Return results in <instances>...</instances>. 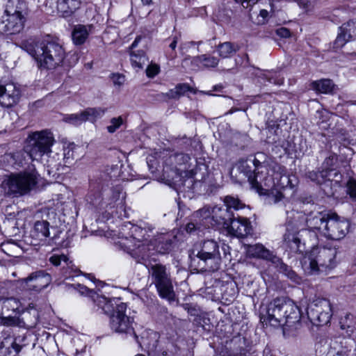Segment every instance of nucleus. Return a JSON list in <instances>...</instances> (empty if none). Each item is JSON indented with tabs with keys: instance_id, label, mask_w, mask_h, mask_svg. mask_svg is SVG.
Wrapping results in <instances>:
<instances>
[{
	"instance_id": "obj_1",
	"label": "nucleus",
	"mask_w": 356,
	"mask_h": 356,
	"mask_svg": "<svg viewBox=\"0 0 356 356\" xmlns=\"http://www.w3.org/2000/svg\"><path fill=\"white\" fill-rule=\"evenodd\" d=\"M21 47L35 58L40 68L54 69L63 63L65 57L63 46L49 38L38 44L33 38H29L23 41Z\"/></svg>"
},
{
	"instance_id": "obj_2",
	"label": "nucleus",
	"mask_w": 356,
	"mask_h": 356,
	"mask_svg": "<svg viewBox=\"0 0 356 356\" xmlns=\"http://www.w3.org/2000/svg\"><path fill=\"white\" fill-rule=\"evenodd\" d=\"M97 305L109 316L111 329L118 334L137 339L133 327L134 318L126 314L127 305L120 298L108 299L105 296H97Z\"/></svg>"
},
{
	"instance_id": "obj_3",
	"label": "nucleus",
	"mask_w": 356,
	"mask_h": 356,
	"mask_svg": "<svg viewBox=\"0 0 356 356\" xmlns=\"http://www.w3.org/2000/svg\"><path fill=\"white\" fill-rule=\"evenodd\" d=\"M234 215L232 211L223 206L204 207L192 214L190 222L186 225V231L189 234H200L204 229L216 226L226 228Z\"/></svg>"
},
{
	"instance_id": "obj_4",
	"label": "nucleus",
	"mask_w": 356,
	"mask_h": 356,
	"mask_svg": "<svg viewBox=\"0 0 356 356\" xmlns=\"http://www.w3.org/2000/svg\"><path fill=\"white\" fill-rule=\"evenodd\" d=\"M264 322L274 327L294 324L300 319V314L297 305L291 300L277 298L267 306L266 316L262 317Z\"/></svg>"
},
{
	"instance_id": "obj_5",
	"label": "nucleus",
	"mask_w": 356,
	"mask_h": 356,
	"mask_svg": "<svg viewBox=\"0 0 356 356\" xmlns=\"http://www.w3.org/2000/svg\"><path fill=\"white\" fill-rule=\"evenodd\" d=\"M192 263L197 264V270L214 272L222 262L220 246L214 240H206L196 245L190 255Z\"/></svg>"
},
{
	"instance_id": "obj_6",
	"label": "nucleus",
	"mask_w": 356,
	"mask_h": 356,
	"mask_svg": "<svg viewBox=\"0 0 356 356\" xmlns=\"http://www.w3.org/2000/svg\"><path fill=\"white\" fill-rule=\"evenodd\" d=\"M337 249L334 247H317L302 261V267L306 273L317 274L331 270L336 266Z\"/></svg>"
},
{
	"instance_id": "obj_7",
	"label": "nucleus",
	"mask_w": 356,
	"mask_h": 356,
	"mask_svg": "<svg viewBox=\"0 0 356 356\" xmlns=\"http://www.w3.org/2000/svg\"><path fill=\"white\" fill-rule=\"evenodd\" d=\"M26 3L23 0H8L3 15L0 19V33L15 34L24 28Z\"/></svg>"
},
{
	"instance_id": "obj_8",
	"label": "nucleus",
	"mask_w": 356,
	"mask_h": 356,
	"mask_svg": "<svg viewBox=\"0 0 356 356\" xmlns=\"http://www.w3.org/2000/svg\"><path fill=\"white\" fill-rule=\"evenodd\" d=\"M152 283L155 285L159 296L169 301L175 300V293L171 275L165 266L156 263L147 266Z\"/></svg>"
},
{
	"instance_id": "obj_9",
	"label": "nucleus",
	"mask_w": 356,
	"mask_h": 356,
	"mask_svg": "<svg viewBox=\"0 0 356 356\" xmlns=\"http://www.w3.org/2000/svg\"><path fill=\"white\" fill-rule=\"evenodd\" d=\"M238 169L248 178L252 186L258 191L262 189L263 186H270V179L266 177V166L258 159V154L253 159L241 161Z\"/></svg>"
},
{
	"instance_id": "obj_10",
	"label": "nucleus",
	"mask_w": 356,
	"mask_h": 356,
	"mask_svg": "<svg viewBox=\"0 0 356 356\" xmlns=\"http://www.w3.org/2000/svg\"><path fill=\"white\" fill-rule=\"evenodd\" d=\"M122 230L124 232L129 231V236L134 241L133 245H127L124 243V246L127 252L134 257H141L142 259L148 257L149 255L146 253L147 250V243L145 242L148 241L150 235L148 234L149 229L143 228L138 225H133L130 222L125 224Z\"/></svg>"
},
{
	"instance_id": "obj_11",
	"label": "nucleus",
	"mask_w": 356,
	"mask_h": 356,
	"mask_svg": "<svg viewBox=\"0 0 356 356\" xmlns=\"http://www.w3.org/2000/svg\"><path fill=\"white\" fill-rule=\"evenodd\" d=\"M54 142V136L51 132L47 130L36 131L29 136L25 151L32 160L38 161L43 155L51 152V147Z\"/></svg>"
},
{
	"instance_id": "obj_12",
	"label": "nucleus",
	"mask_w": 356,
	"mask_h": 356,
	"mask_svg": "<svg viewBox=\"0 0 356 356\" xmlns=\"http://www.w3.org/2000/svg\"><path fill=\"white\" fill-rule=\"evenodd\" d=\"M35 171L11 174L8 180V191L15 195H23L32 190L37 184Z\"/></svg>"
},
{
	"instance_id": "obj_13",
	"label": "nucleus",
	"mask_w": 356,
	"mask_h": 356,
	"mask_svg": "<svg viewBox=\"0 0 356 356\" xmlns=\"http://www.w3.org/2000/svg\"><path fill=\"white\" fill-rule=\"evenodd\" d=\"M190 156L184 153H177L169 156L167 165L164 168V174H167L168 180L176 184L177 179H181L183 172L188 170Z\"/></svg>"
},
{
	"instance_id": "obj_14",
	"label": "nucleus",
	"mask_w": 356,
	"mask_h": 356,
	"mask_svg": "<svg viewBox=\"0 0 356 356\" xmlns=\"http://www.w3.org/2000/svg\"><path fill=\"white\" fill-rule=\"evenodd\" d=\"M307 314L311 321L319 325H325L330 322L332 316V309L328 300L317 298L309 303L307 308Z\"/></svg>"
},
{
	"instance_id": "obj_15",
	"label": "nucleus",
	"mask_w": 356,
	"mask_h": 356,
	"mask_svg": "<svg viewBox=\"0 0 356 356\" xmlns=\"http://www.w3.org/2000/svg\"><path fill=\"white\" fill-rule=\"evenodd\" d=\"M350 222L344 218H341L337 213H330L327 219L324 236L332 240H340L349 231Z\"/></svg>"
},
{
	"instance_id": "obj_16",
	"label": "nucleus",
	"mask_w": 356,
	"mask_h": 356,
	"mask_svg": "<svg viewBox=\"0 0 356 356\" xmlns=\"http://www.w3.org/2000/svg\"><path fill=\"white\" fill-rule=\"evenodd\" d=\"M23 318L1 315L0 325L7 327H19L30 328L38 323V314L35 309L28 310L24 314Z\"/></svg>"
},
{
	"instance_id": "obj_17",
	"label": "nucleus",
	"mask_w": 356,
	"mask_h": 356,
	"mask_svg": "<svg viewBox=\"0 0 356 356\" xmlns=\"http://www.w3.org/2000/svg\"><path fill=\"white\" fill-rule=\"evenodd\" d=\"M301 230L297 224L289 222L286 224L285 233L283 235V243L293 252H302L304 244L302 243Z\"/></svg>"
},
{
	"instance_id": "obj_18",
	"label": "nucleus",
	"mask_w": 356,
	"mask_h": 356,
	"mask_svg": "<svg viewBox=\"0 0 356 356\" xmlns=\"http://www.w3.org/2000/svg\"><path fill=\"white\" fill-rule=\"evenodd\" d=\"M106 108H88L80 113L67 115L64 120L70 124L77 126L86 121L95 122L106 112Z\"/></svg>"
},
{
	"instance_id": "obj_19",
	"label": "nucleus",
	"mask_w": 356,
	"mask_h": 356,
	"mask_svg": "<svg viewBox=\"0 0 356 356\" xmlns=\"http://www.w3.org/2000/svg\"><path fill=\"white\" fill-rule=\"evenodd\" d=\"M20 97L19 88L14 83L0 84V105L10 108L16 104Z\"/></svg>"
},
{
	"instance_id": "obj_20",
	"label": "nucleus",
	"mask_w": 356,
	"mask_h": 356,
	"mask_svg": "<svg viewBox=\"0 0 356 356\" xmlns=\"http://www.w3.org/2000/svg\"><path fill=\"white\" fill-rule=\"evenodd\" d=\"M226 229L229 234L237 238H245L252 232V227L250 221L245 218H235L229 221Z\"/></svg>"
},
{
	"instance_id": "obj_21",
	"label": "nucleus",
	"mask_w": 356,
	"mask_h": 356,
	"mask_svg": "<svg viewBox=\"0 0 356 356\" xmlns=\"http://www.w3.org/2000/svg\"><path fill=\"white\" fill-rule=\"evenodd\" d=\"M103 186L97 181H92L90 190L86 197L87 202L96 208L107 207L111 203L106 202V198L102 197Z\"/></svg>"
},
{
	"instance_id": "obj_22",
	"label": "nucleus",
	"mask_w": 356,
	"mask_h": 356,
	"mask_svg": "<svg viewBox=\"0 0 356 356\" xmlns=\"http://www.w3.org/2000/svg\"><path fill=\"white\" fill-rule=\"evenodd\" d=\"M339 29L340 33L334 42L337 47H342L347 42L356 39V19L343 24Z\"/></svg>"
},
{
	"instance_id": "obj_23",
	"label": "nucleus",
	"mask_w": 356,
	"mask_h": 356,
	"mask_svg": "<svg viewBox=\"0 0 356 356\" xmlns=\"http://www.w3.org/2000/svg\"><path fill=\"white\" fill-rule=\"evenodd\" d=\"M172 237L168 234H160L154 241L147 243L148 251L155 250L160 254H165L172 247Z\"/></svg>"
},
{
	"instance_id": "obj_24",
	"label": "nucleus",
	"mask_w": 356,
	"mask_h": 356,
	"mask_svg": "<svg viewBox=\"0 0 356 356\" xmlns=\"http://www.w3.org/2000/svg\"><path fill=\"white\" fill-rule=\"evenodd\" d=\"M24 281L27 284L33 282L28 285L29 289L40 291L48 286L51 282V276L40 270L31 274Z\"/></svg>"
},
{
	"instance_id": "obj_25",
	"label": "nucleus",
	"mask_w": 356,
	"mask_h": 356,
	"mask_svg": "<svg viewBox=\"0 0 356 356\" xmlns=\"http://www.w3.org/2000/svg\"><path fill=\"white\" fill-rule=\"evenodd\" d=\"M248 253L250 257L253 258L261 259L275 263L277 261V256L273 252L266 248L262 244L257 243L252 245H249L248 248Z\"/></svg>"
},
{
	"instance_id": "obj_26",
	"label": "nucleus",
	"mask_w": 356,
	"mask_h": 356,
	"mask_svg": "<svg viewBox=\"0 0 356 356\" xmlns=\"http://www.w3.org/2000/svg\"><path fill=\"white\" fill-rule=\"evenodd\" d=\"M330 213L317 212L310 213L306 219L307 227L311 229L318 230L324 235L327 219L330 218Z\"/></svg>"
},
{
	"instance_id": "obj_27",
	"label": "nucleus",
	"mask_w": 356,
	"mask_h": 356,
	"mask_svg": "<svg viewBox=\"0 0 356 356\" xmlns=\"http://www.w3.org/2000/svg\"><path fill=\"white\" fill-rule=\"evenodd\" d=\"M81 4V0H57V10L63 17H70Z\"/></svg>"
},
{
	"instance_id": "obj_28",
	"label": "nucleus",
	"mask_w": 356,
	"mask_h": 356,
	"mask_svg": "<svg viewBox=\"0 0 356 356\" xmlns=\"http://www.w3.org/2000/svg\"><path fill=\"white\" fill-rule=\"evenodd\" d=\"M49 260L51 262V264L56 266L60 265L62 261L64 263L65 266H63V268L64 269L63 274L65 280H70L71 277H73L74 275H72V273H76V270L73 269L72 265H70L71 261L69 262L68 257L64 254H54L49 257Z\"/></svg>"
},
{
	"instance_id": "obj_29",
	"label": "nucleus",
	"mask_w": 356,
	"mask_h": 356,
	"mask_svg": "<svg viewBox=\"0 0 356 356\" xmlns=\"http://www.w3.org/2000/svg\"><path fill=\"white\" fill-rule=\"evenodd\" d=\"M311 88L318 93L332 94L337 88L332 80L323 79L313 81L311 83Z\"/></svg>"
},
{
	"instance_id": "obj_30",
	"label": "nucleus",
	"mask_w": 356,
	"mask_h": 356,
	"mask_svg": "<svg viewBox=\"0 0 356 356\" xmlns=\"http://www.w3.org/2000/svg\"><path fill=\"white\" fill-rule=\"evenodd\" d=\"M241 49V46L237 43L231 42H225L217 46L218 55L222 58L232 57Z\"/></svg>"
},
{
	"instance_id": "obj_31",
	"label": "nucleus",
	"mask_w": 356,
	"mask_h": 356,
	"mask_svg": "<svg viewBox=\"0 0 356 356\" xmlns=\"http://www.w3.org/2000/svg\"><path fill=\"white\" fill-rule=\"evenodd\" d=\"M32 234L40 241L47 240L50 234L49 223L45 220L35 222Z\"/></svg>"
},
{
	"instance_id": "obj_32",
	"label": "nucleus",
	"mask_w": 356,
	"mask_h": 356,
	"mask_svg": "<svg viewBox=\"0 0 356 356\" xmlns=\"http://www.w3.org/2000/svg\"><path fill=\"white\" fill-rule=\"evenodd\" d=\"M89 35L87 27L84 25L79 24L74 26L72 37L75 44H83Z\"/></svg>"
},
{
	"instance_id": "obj_33",
	"label": "nucleus",
	"mask_w": 356,
	"mask_h": 356,
	"mask_svg": "<svg viewBox=\"0 0 356 356\" xmlns=\"http://www.w3.org/2000/svg\"><path fill=\"white\" fill-rule=\"evenodd\" d=\"M188 91L194 94L197 92V90L193 89L187 83H179L175 88L170 90L167 92V96L169 98L178 99Z\"/></svg>"
},
{
	"instance_id": "obj_34",
	"label": "nucleus",
	"mask_w": 356,
	"mask_h": 356,
	"mask_svg": "<svg viewBox=\"0 0 356 356\" xmlns=\"http://www.w3.org/2000/svg\"><path fill=\"white\" fill-rule=\"evenodd\" d=\"M277 261H275V263H272L275 268H277V270L283 273L284 275H286L288 278L291 279V280L298 282H299V277L296 273L295 271H293L291 267L285 264L282 260L277 257Z\"/></svg>"
},
{
	"instance_id": "obj_35",
	"label": "nucleus",
	"mask_w": 356,
	"mask_h": 356,
	"mask_svg": "<svg viewBox=\"0 0 356 356\" xmlns=\"http://www.w3.org/2000/svg\"><path fill=\"white\" fill-rule=\"evenodd\" d=\"M130 60L134 67L142 69L147 63L148 59L143 50L130 51Z\"/></svg>"
},
{
	"instance_id": "obj_36",
	"label": "nucleus",
	"mask_w": 356,
	"mask_h": 356,
	"mask_svg": "<svg viewBox=\"0 0 356 356\" xmlns=\"http://www.w3.org/2000/svg\"><path fill=\"white\" fill-rule=\"evenodd\" d=\"M298 184L297 177L293 175L286 173L280 175L277 185L282 188L293 189Z\"/></svg>"
},
{
	"instance_id": "obj_37",
	"label": "nucleus",
	"mask_w": 356,
	"mask_h": 356,
	"mask_svg": "<svg viewBox=\"0 0 356 356\" xmlns=\"http://www.w3.org/2000/svg\"><path fill=\"white\" fill-rule=\"evenodd\" d=\"M19 302L14 298H7L3 301L1 315H6L10 311L15 312L19 309Z\"/></svg>"
},
{
	"instance_id": "obj_38",
	"label": "nucleus",
	"mask_w": 356,
	"mask_h": 356,
	"mask_svg": "<svg viewBox=\"0 0 356 356\" xmlns=\"http://www.w3.org/2000/svg\"><path fill=\"white\" fill-rule=\"evenodd\" d=\"M70 287H72L77 290L81 295L89 296L96 305L97 302L95 301V299L97 298V296H103L102 295H99L92 290H90L87 286L81 284H73L70 285Z\"/></svg>"
},
{
	"instance_id": "obj_39",
	"label": "nucleus",
	"mask_w": 356,
	"mask_h": 356,
	"mask_svg": "<svg viewBox=\"0 0 356 356\" xmlns=\"http://www.w3.org/2000/svg\"><path fill=\"white\" fill-rule=\"evenodd\" d=\"M332 172V170H322L321 172H309L308 173V177L314 181H316L318 184H321L323 179H331V173Z\"/></svg>"
},
{
	"instance_id": "obj_40",
	"label": "nucleus",
	"mask_w": 356,
	"mask_h": 356,
	"mask_svg": "<svg viewBox=\"0 0 356 356\" xmlns=\"http://www.w3.org/2000/svg\"><path fill=\"white\" fill-rule=\"evenodd\" d=\"M224 207H227V210L232 209L238 210L244 207V204L238 199L232 196H226L224 199Z\"/></svg>"
},
{
	"instance_id": "obj_41",
	"label": "nucleus",
	"mask_w": 356,
	"mask_h": 356,
	"mask_svg": "<svg viewBox=\"0 0 356 356\" xmlns=\"http://www.w3.org/2000/svg\"><path fill=\"white\" fill-rule=\"evenodd\" d=\"M198 62L203 63L204 65L207 67H215L219 63L218 58L214 56H207L202 54L195 58Z\"/></svg>"
},
{
	"instance_id": "obj_42",
	"label": "nucleus",
	"mask_w": 356,
	"mask_h": 356,
	"mask_svg": "<svg viewBox=\"0 0 356 356\" xmlns=\"http://www.w3.org/2000/svg\"><path fill=\"white\" fill-rule=\"evenodd\" d=\"M338 157L336 154H332L330 155L327 158L325 159L323 165L325 168V170H332V172L331 173V177H337L338 176V173L334 171L332 168L335 163L337 162Z\"/></svg>"
},
{
	"instance_id": "obj_43",
	"label": "nucleus",
	"mask_w": 356,
	"mask_h": 356,
	"mask_svg": "<svg viewBox=\"0 0 356 356\" xmlns=\"http://www.w3.org/2000/svg\"><path fill=\"white\" fill-rule=\"evenodd\" d=\"M346 193L349 195L352 202L356 205V179H350L346 185Z\"/></svg>"
},
{
	"instance_id": "obj_44",
	"label": "nucleus",
	"mask_w": 356,
	"mask_h": 356,
	"mask_svg": "<svg viewBox=\"0 0 356 356\" xmlns=\"http://www.w3.org/2000/svg\"><path fill=\"white\" fill-rule=\"evenodd\" d=\"M111 124L106 127L107 131L113 134L116 131L117 129H118L120 126L123 123V119L122 116H119L118 118H113L111 121Z\"/></svg>"
},
{
	"instance_id": "obj_45",
	"label": "nucleus",
	"mask_w": 356,
	"mask_h": 356,
	"mask_svg": "<svg viewBox=\"0 0 356 356\" xmlns=\"http://www.w3.org/2000/svg\"><path fill=\"white\" fill-rule=\"evenodd\" d=\"M111 193V197L109 200H106L107 202L111 203L109 205H111L113 202L118 200L120 197V195L122 194V188L119 186H115L113 189H111L107 191V193Z\"/></svg>"
},
{
	"instance_id": "obj_46",
	"label": "nucleus",
	"mask_w": 356,
	"mask_h": 356,
	"mask_svg": "<svg viewBox=\"0 0 356 356\" xmlns=\"http://www.w3.org/2000/svg\"><path fill=\"white\" fill-rule=\"evenodd\" d=\"M111 80L115 86L120 87L125 81V76L119 73L113 74L111 76Z\"/></svg>"
},
{
	"instance_id": "obj_47",
	"label": "nucleus",
	"mask_w": 356,
	"mask_h": 356,
	"mask_svg": "<svg viewBox=\"0 0 356 356\" xmlns=\"http://www.w3.org/2000/svg\"><path fill=\"white\" fill-rule=\"evenodd\" d=\"M318 1V0H298L300 6L307 10L312 9L316 6Z\"/></svg>"
},
{
	"instance_id": "obj_48",
	"label": "nucleus",
	"mask_w": 356,
	"mask_h": 356,
	"mask_svg": "<svg viewBox=\"0 0 356 356\" xmlns=\"http://www.w3.org/2000/svg\"><path fill=\"white\" fill-rule=\"evenodd\" d=\"M159 72V67L156 64L148 65L146 69V74L148 77H154Z\"/></svg>"
},
{
	"instance_id": "obj_49",
	"label": "nucleus",
	"mask_w": 356,
	"mask_h": 356,
	"mask_svg": "<svg viewBox=\"0 0 356 356\" xmlns=\"http://www.w3.org/2000/svg\"><path fill=\"white\" fill-rule=\"evenodd\" d=\"M62 232H59L58 234H55L53 237L49 239V244H56L60 246H67V244H64V242L58 241L60 235L62 234Z\"/></svg>"
},
{
	"instance_id": "obj_50",
	"label": "nucleus",
	"mask_w": 356,
	"mask_h": 356,
	"mask_svg": "<svg viewBox=\"0 0 356 356\" xmlns=\"http://www.w3.org/2000/svg\"><path fill=\"white\" fill-rule=\"evenodd\" d=\"M283 198V195L282 193L276 191L275 193H272L270 195H269V202L273 203H277Z\"/></svg>"
},
{
	"instance_id": "obj_51",
	"label": "nucleus",
	"mask_w": 356,
	"mask_h": 356,
	"mask_svg": "<svg viewBox=\"0 0 356 356\" xmlns=\"http://www.w3.org/2000/svg\"><path fill=\"white\" fill-rule=\"evenodd\" d=\"M264 78L268 80V81L270 83H274L277 85H282L283 83V79H275L273 76L270 75V73L268 74H264Z\"/></svg>"
},
{
	"instance_id": "obj_52",
	"label": "nucleus",
	"mask_w": 356,
	"mask_h": 356,
	"mask_svg": "<svg viewBox=\"0 0 356 356\" xmlns=\"http://www.w3.org/2000/svg\"><path fill=\"white\" fill-rule=\"evenodd\" d=\"M277 34L282 38H289L291 35L290 31L284 27L280 28L277 30Z\"/></svg>"
},
{
	"instance_id": "obj_53",
	"label": "nucleus",
	"mask_w": 356,
	"mask_h": 356,
	"mask_svg": "<svg viewBox=\"0 0 356 356\" xmlns=\"http://www.w3.org/2000/svg\"><path fill=\"white\" fill-rule=\"evenodd\" d=\"M236 3H241L243 8H248L254 5L257 0H234Z\"/></svg>"
},
{
	"instance_id": "obj_54",
	"label": "nucleus",
	"mask_w": 356,
	"mask_h": 356,
	"mask_svg": "<svg viewBox=\"0 0 356 356\" xmlns=\"http://www.w3.org/2000/svg\"><path fill=\"white\" fill-rule=\"evenodd\" d=\"M259 16L262 17V19L259 22L260 23H264L266 19L268 16V12L266 10L261 9L259 12Z\"/></svg>"
},
{
	"instance_id": "obj_55",
	"label": "nucleus",
	"mask_w": 356,
	"mask_h": 356,
	"mask_svg": "<svg viewBox=\"0 0 356 356\" xmlns=\"http://www.w3.org/2000/svg\"><path fill=\"white\" fill-rule=\"evenodd\" d=\"M178 38L177 36H174L172 38V42L169 44V47L172 49V51H175L177 47Z\"/></svg>"
},
{
	"instance_id": "obj_56",
	"label": "nucleus",
	"mask_w": 356,
	"mask_h": 356,
	"mask_svg": "<svg viewBox=\"0 0 356 356\" xmlns=\"http://www.w3.org/2000/svg\"><path fill=\"white\" fill-rule=\"evenodd\" d=\"M141 40V36H137L130 47V49L136 48Z\"/></svg>"
},
{
	"instance_id": "obj_57",
	"label": "nucleus",
	"mask_w": 356,
	"mask_h": 356,
	"mask_svg": "<svg viewBox=\"0 0 356 356\" xmlns=\"http://www.w3.org/2000/svg\"><path fill=\"white\" fill-rule=\"evenodd\" d=\"M223 88L222 85H216L213 87V91H221Z\"/></svg>"
},
{
	"instance_id": "obj_58",
	"label": "nucleus",
	"mask_w": 356,
	"mask_h": 356,
	"mask_svg": "<svg viewBox=\"0 0 356 356\" xmlns=\"http://www.w3.org/2000/svg\"><path fill=\"white\" fill-rule=\"evenodd\" d=\"M143 6H148L152 3V0H141Z\"/></svg>"
},
{
	"instance_id": "obj_59",
	"label": "nucleus",
	"mask_w": 356,
	"mask_h": 356,
	"mask_svg": "<svg viewBox=\"0 0 356 356\" xmlns=\"http://www.w3.org/2000/svg\"><path fill=\"white\" fill-rule=\"evenodd\" d=\"M202 41H199V42H195L191 41V42H189L188 43V44L195 45V44H198V45H199V44H202Z\"/></svg>"
},
{
	"instance_id": "obj_60",
	"label": "nucleus",
	"mask_w": 356,
	"mask_h": 356,
	"mask_svg": "<svg viewBox=\"0 0 356 356\" xmlns=\"http://www.w3.org/2000/svg\"><path fill=\"white\" fill-rule=\"evenodd\" d=\"M13 348L15 349L17 352L20 350V346L16 343L13 345Z\"/></svg>"
},
{
	"instance_id": "obj_61",
	"label": "nucleus",
	"mask_w": 356,
	"mask_h": 356,
	"mask_svg": "<svg viewBox=\"0 0 356 356\" xmlns=\"http://www.w3.org/2000/svg\"><path fill=\"white\" fill-rule=\"evenodd\" d=\"M200 92L201 93H204V94H206L207 95H213L212 93H211V91H208V92H203V91H200Z\"/></svg>"
},
{
	"instance_id": "obj_62",
	"label": "nucleus",
	"mask_w": 356,
	"mask_h": 356,
	"mask_svg": "<svg viewBox=\"0 0 356 356\" xmlns=\"http://www.w3.org/2000/svg\"><path fill=\"white\" fill-rule=\"evenodd\" d=\"M238 109H236V108H232L230 109L227 113H226V114H232L235 111H237Z\"/></svg>"
},
{
	"instance_id": "obj_63",
	"label": "nucleus",
	"mask_w": 356,
	"mask_h": 356,
	"mask_svg": "<svg viewBox=\"0 0 356 356\" xmlns=\"http://www.w3.org/2000/svg\"><path fill=\"white\" fill-rule=\"evenodd\" d=\"M244 56H245V59H246V60H247V63H249V56H248V54H245Z\"/></svg>"
},
{
	"instance_id": "obj_64",
	"label": "nucleus",
	"mask_w": 356,
	"mask_h": 356,
	"mask_svg": "<svg viewBox=\"0 0 356 356\" xmlns=\"http://www.w3.org/2000/svg\"><path fill=\"white\" fill-rule=\"evenodd\" d=\"M185 182H188V184H192L193 183V180L192 179H187V180H185L184 181Z\"/></svg>"
}]
</instances>
